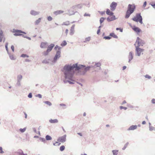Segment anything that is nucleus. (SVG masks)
Segmentation results:
<instances>
[{"mask_svg":"<svg viewBox=\"0 0 155 155\" xmlns=\"http://www.w3.org/2000/svg\"><path fill=\"white\" fill-rule=\"evenodd\" d=\"M92 67V66L86 67L84 65L78 64V63L72 65L66 64L63 67L62 71L65 79L72 80L75 73V71L76 72L77 75H83Z\"/></svg>","mask_w":155,"mask_h":155,"instance_id":"nucleus-1","label":"nucleus"},{"mask_svg":"<svg viewBox=\"0 0 155 155\" xmlns=\"http://www.w3.org/2000/svg\"><path fill=\"white\" fill-rule=\"evenodd\" d=\"M132 19L135 22H139L141 24H143V18L140 13H137L135 16Z\"/></svg>","mask_w":155,"mask_h":155,"instance_id":"nucleus-2","label":"nucleus"},{"mask_svg":"<svg viewBox=\"0 0 155 155\" xmlns=\"http://www.w3.org/2000/svg\"><path fill=\"white\" fill-rule=\"evenodd\" d=\"M60 57L61 51L60 50L57 51L53 60L51 62V64H54L56 62L57 60Z\"/></svg>","mask_w":155,"mask_h":155,"instance_id":"nucleus-3","label":"nucleus"},{"mask_svg":"<svg viewBox=\"0 0 155 155\" xmlns=\"http://www.w3.org/2000/svg\"><path fill=\"white\" fill-rule=\"evenodd\" d=\"M135 55L136 56H140L141 54H143V52L144 50L143 49L139 48L138 46H135Z\"/></svg>","mask_w":155,"mask_h":155,"instance_id":"nucleus-4","label":"nucleus"},{"mask_svg":"<svg viewBox=\"0 0 155 155\" xmlns=\"http://www.w3.org/2000/svg\"><path fill=\"white\" fill-rule=\"evenodd\" d=\"M136 44H137V46L140 47L141 46H143L145 44V41L140 39L139 37L137 38Z\"/></svg>","mask_w":155,"mask_h":155,"instance_id":"nucleus-5","label":"nucleus"},{"mask_svg":"<svg viewBox=\"0 0 155 155\" xmlns=\"http://www.w3.org/2000/svg\"><path fill=\"white\" fill-rule=\"evenodd\" d=\"M66 134L64 136L59 137L57 139L58 141L61 142V143H64L66 140Z\"/></svg>","mask_w":155,"mask_h":155,"instance_id":"nucleus-6","label":"nucleus"},{"mask_svg":"<svg viewBox=\"0 0 155 155\" xmlns=\"http://www.w3.org/2000/svg\"><path fill=\"white\" fill-rule=\"evenodd\" d=\"M117 5V4L116 2H113L110 5V10L112 11H114Z\"/></svg>","mask_w":155,"mask_h":155,"instance_id":"nucleus-7","label":"nucleus"},{"mask_svg":"<svg viewBox=\"0 0 155 155\" xmlns=\"http://www.w3.org/2000/svg\"><path fill=\"white\" fill-rule=\"evenodd\" d=\"M135 8V5L132 6V5L129 4L128 5L127 10L129 11L128 12H130L131 11H133V12H134V10Z\"/></svg>","mask_w":155,"mask_h":155,"instance_id":"nucleus-8","label":"nucleus"},{"mask_svg":"<svg viewBox=\"0 0 155 155\" xmlns=\"http://www.w3.org/2000/svg\"><path fill=\"white\" fill-rule=\"evenodd\" d=\"M134 54L132 51H130L129 54L128 56V62L130 63V61L133 59Z\"/></svg>","mask_w":155,"mask_h":155,"instance_id":"nucleus-9","label":"nucleus"},{"mask_svg":"<svg viewBox=\"0 0 155 155\" xmlns=\"http://www.w3.org/2000/svg\"><path fill=\"white\" fill-rule=\"evenodd\" d=\"M40 12L35 11L34 10H31L30 12V14L32 16H35L39 15Z\"/></svg>","mask_w":155,"mask_h":155,"instance_id":"nucleus-10","label":"nucleus"},{"mask_svg":"<svg viewBox=\"0 0 155 155\" xmlns=\"http://www.w3.org/2000/svg\"><path fill=\"white\" fill-rule=\"evenodd\" d=\"M83 4H81L73 6L71 8L73 9H75L76 8L81 9L83 7Z\"/></svg>","mask_w":155,"mask_h":155,"instance_id":"nucleus-11","label":"nucleus"},{"mask_svg":"<svg viewBox=\"0 0 155 155\" xmlns=\"http://www.w3.org/2000/svg\"><path fill=\"white\" fill-rule=\"evenodd\" d=\"M4 39V41L5 38L4 37V35L3 34V31L2 30H0V42H1L3 39Z\"/></svg>","mask_w":155,"mask_h":155,"instance_id":"nucleus-12","label":"nucleus"},{"mask_svg":"<svg viewBox=\"0 0 155 155\" xmlns=\"http://www.w3.org/2000/svg\"><path fill=\"white\" fill-rule=\"evenodd\" d=\"M14 35L15 36H22L23 37L25 38H26L29 40H31V38L30 37H28L27 36H25L24 35L20 33H15L14 34Z\"/></svg>","mask_w":155,"mask_h":155,"instance_id":"nucleus-13","label":"nucleus"},{"mask_svg":"<svg viewBox=\"0 0 155 155\" xmlns=\"http://www.w3.org/2000/svg\"><path fill=\"white\" fill-rule=\"evenodd\" d=\"M132 29L134 30V31L137 33L140 32L141 31V30L138 27H137L135 26H133V27L132 28Z\"/></svg>","mask_w":155,"mask_h":155,"instance_id":"nucleus-14","label":"nucleus"},{"mask_svg":"<svg viewBox=\"0 0 155 155\" xmlns=\"http://www.w3.org/2000/svg\"><path fill=\"white\" fill-rule=\"evenodd\" d=\"M116 19L115 15H112V17H107V19L108 21L110 22Z\"/></svg>","mask_w":155,"mask_h":155,"instance_id":"nucleus-15","label":"nucleus"},{"mask_svg":"<svg viewBox=\"0 0 155 155\" xmlns=\"http://www.w3.org/2000/svg\"><path fill=\"white\" fill-rule=\"evenodd\" d=\"M47 42H42L41 43L40 47L42 48H45L47 47Z\"/></svg>","mask_w":155,"mask_h":155,"instance_id":"nucleus-16","label":"nucleus"},{"mask_svg":"<svg viewBox=\"0 0 155 155\" xmlns=\"http://www.w3.org/2000/svg\"><path fill=\"white\" fill-rule=\"evenodd\" d=\"M13 32L14 33H21L24 34H26V33L24 31H22L20 30L15 29H13Z\"/></svg>","mask_w":155,"mask_h":155,"instance_id":"nucleus-17","label":"nucleus"},{"mask_svg":"<svg viewBox=\"0 0 155 155\" xmlns=\"http://www.w3.org/2000/svg\"><path fill=\"white\" fill-rule=\"evenodd\" d=\"M137 125H132L128 129V130H134L137 129Z\"/></svg>","mask_w":155,"mask_h":155,"instance_id":"nucleus-18","label":"nucleus"},{"mask_svg":"<svg viewBox=\"0 0 155 155\" xmlns=\"http://www.w3.org/2000/svg\"><path fill=\"white\" fill-rule=\"evenodd\" d=\"M75 26V25H73L71 27L70 32V34L71 35H73L74 33V28Z\"/></svg>","mask_w":155,"mask_h":155,"instance_id":"nucleus-19","label":"nucleus"},{"mask_svg":"<svg viewBox=\"0 0 155 155\" xmlns=\"http://www.w3.org/2000/svg\"><path fill=\"white\" fill-rule=\"evenodd\" d=\"M129 11H127L126 12V14L125 16V18H129L130 15L133 13V11H131L130 12H128Z\"/></svg>","mask_w":155,"mask_h":155,"instance_id":"nucleus-20","label":"nucleus"},{"mask_svg":"<svg viewBox=\"0 0 155 155\" xmlns=\"http://www.w3.org/2000/svg\"><path fill=\"white\" fill-rule=\"evenodd\" d=\"M64 12L62 10H58L55 11L54 12V14L56 15H58L61 14L63 13Z\"/></svg>","mask_w":155,"mask_h":155,"instance_id":"nucleus-21","label":"nucleus"},{"mask_svg":"<svg viewBox=\"0 0 155 155\" xmlns=\"http://www.w3.org/2000/svg\"><path fill=\"white\" fill-rule=\"evenodd\" d=\"M54 46V44H51L50 45L48 46L47 50H48L50 52L52 50Z\"/></svg>","mask_w":155,"mask_h":155,"instance_id":"nucleus-22","label":"nucleus"},{"mask_svg":"<svg viewBox=\"0 0 155 155\" xmlns=\"http://www.w3.org/2000/svg\"><path fill=\"white\" fill-rule=\"evenodd\" d=\"M106 13L107 15H110V16H112L114 15V13L112 12H111L109 9H107L106 11Z\"/></svg>","mask_w":155,"mask_h":155,"instance_id":"nucleus-23","label":"nucleus"},{"mask_svg":"<svg viewBox=\"0 0 155 155\" xmlns=\"http://www.w3.org/2000/svg\"><path fill=\"white\" fill-rule=\"evenodd\" d=\"M64 79L63 80V81L64 83H66L67 82H68L70 84H74V83L73 82L68 80H69V79H66L65 78V77H64ZM72 80H73V79H72V80H71V81H72ZM70 81H71V80H70Z\"/></svg>","mask_w":155,"mask_h":155,"instance_id":"nucleus-24","label":"nucleus"},{"mask_svg":"<svg viewBox=\"0 0 155 155\" xmlns=\"http://www.w3.org/2000/svg\"><path fill=\"white\" fill-rule=\"evenodd\" d=\"M49 122L51 123L54 124L58 123V120L57 119L54 120L51 119L49 120Z\"/></svg>","mask_w":155,"mask_h":155,"instance_id":"nucleus-25","label":"nucleus"},{"mask_svg":"<svg viewBox=\"0 0 155 155\" xmlns=\"http://www.w3.org/2000/svg\"><path fill=\"white\" fill-rule=\"evenodd\" d=\"M8 54L9 55V57L11 60H14L16 59V58L14 56L13 54H11L9 53H8Z\"/></svg>","mask_w":155,"mask_h":155,"instance_id":"nucleus-26","label":"nucleus"},{"mask_svg":"<svg viewBox=\"0 0 155 155\" xmlns=\"http://www.w3.org/2000/svg\"><path fill=\"white\" fill-rule=\"evenodd\" d=\"M68 13L67 14L68 15H74L75 13L77 12H74V11H70V10H68Z\"/></svg>","mask_w":155,"mask_h":155,"instance_id":"nucleus-27","label":"nucleus"},{"mask_svg":"<svg viewBox=\"0 0 155 155\" xmlns=\"http://www.w3.org/2000/svg\"><path fill=\"white\" fill-rule=\"evenodd\" d=\"M22 78V76L21 75L19 74L17 76V81H21Z\"/></svg>","mask_w":155,"mask_h":155,"instance_id":"nucleus-28","label":"nucleus"},{"mask_svg":"<svg viewBox=\"0 0 155 155\" xmlns=\"http://www.w3.org/2000/svg\"><path fill=\"white\" fill-rule=\"evenodd\" d=\"M41 18H39L37 20H36L35 22V25H38L41 22Z\"/></svg>","mask_w":155,"mask_h":155,"instance_id":"nucleus-29","label":"nucleus"},{"mask_svg":"<svg viewBox=\"0 0 155 155\" xmlns=\"http://www.w3.org/2000/svg\"><path fill=\"white\" fill-rule=\"evenodd\" d=\"M50 60V59H45L44 60L42 61V63L44 64H47L49 63V61Z\"/></svg>","mask_w":155,"mask_h":155,"instance_id":"nucleus-30","label":"nucleus"},{"mask_svg":"<svg viewBox=\"0 0 155 155\" xmlns=\"http://www.w3.org/2000/svg\"><path fill=\"white\" fill-rule=\"evenodd\" d=\"M110 36L115 38H118L117 36V35H115V34L114 33H110Z\"/></svg>","mask_w":155,"mask_h":155,"instance_id":"nucleus-31","label":"nucleus"},{"mask_svg":"<svg viewBox=\"0 0 155 155\" xmlns=\"http://www.w3.org/2000/svg\"><path fill=\"white\" fill-rule=\"evenodd\" d=\"M46 140H52V137L49 135H47L45 137Z\"/></svg>","mask_w":155,"mask_h":155,"instance_id":"nucleus-32","label":"nucleus"},{"mask_svg":"<svg viewBox=\"0 0 155 155\" xmlns=\"http://www.w3.org/2000/svg\"><path fill=\"white\" fill-rule=\"evenodd\" d=\"M83 5H85L88 8H89L90 6V2H86L84 3H83Z\"/></svg>","mask_w":155,"mask_h":155,"instance_id":"nucleus-33","label":"nucleus"},{"mask_svg":"<svg viewBox=\"0 0 155 155\" xmlns=\"http://www.w3.org/2000/svg\"><path fill=\"white\" fill-rule=\"evenodd\" d=\"M101 65V64L100 62H97V63H95V65L94 66V67H100Z\"/></svg>","mask_w":155,"mask_h":155,"instance_id":"nucleus-34","label":"nucleus"},{"mask_svg":"<svg viewBox=\"0 0 155 155\" xmlns=\"http://www.w3.org/2000/svg\"><path fill=\"white\" fill-rule=\"evenodd\" d=\"M50 52L48 50H47L46 51H44L42 54L44 56H47L48 55L49 53Z\"/></svg>","mask_w":155,"mask_h":155,"instance_id":"nucleus-35","label":"nucleus"},{"mask_svg":"<svg viewBox=\"0 0 155 155\" xmlns=\"http://www.w3.org/2000/svg\"><path fill=\"white\" fill-rule=\"evenodd\" d=\"M113 155H117L118 152V150H114L112 151Z\"/></svg>","mask_w":155,"mask_h":155,"instance_id":"nucleus-36","label":"nucleus"},{"mask_svg":"<svg viewBox=\"0 0 155 155\" xmlns=\"http://www.w3.org/2000/svg\"><path fill=\"white\" fill-rule=\"evenodd\" d=\"M106 18L101 17L100 18V23L101 24L104 21V20L106 19Z\"/></svg>","mask_w":155,"mask_h":155,"instance_id":"nucleus-37","label":"nucleus"},{"mask_svg":"<svg viewBox=\"0 0 155 155\" xmlns=\"http://www.w3.org/2000/svg\"><path fill=\"white\" fill-rule=\"evenodd\" d=\"M18 153L19 155H27V153H24L23 151L21 150H20Z\"/></svg>","mask_w":155,"mask_h":155,"instance_id":"nucleus-38","label":"nucleus"},{"mask_svg":"<svg viewBox=\"0 0 155 155\" xmlns=\"http://www.w3.org/2000/svg\"><path fill=\"white\" fill-rule=\"evenodd\" d=\"M44 103L47 105H48L49 106H51L52 105V104L49 101H44Z\"/></svg>","mask_w":155,"mask_h":155,"instance_id":"nucleus-39","label":"nucleus"},{"mask_svg":"<svg viewBox=\"0 0 155 155\" xmlns=\"http://www.w3.org/2000/svg\"><path fill=\"white\" fill-rule=\"evenodd\" d=\"M67 44V43L65 41H64L61 44V45L63 46H65Z\"/></svg>","mask_w":155,"mask_h":155,"instance_id":"nucleus-40","label":"nucleus"},{"mask_svg":"<svg viewBox=\"0 0 155 155\" xmlns=\"http://www.w3.org/2000/svg\"><path fill=\"white\" fill-rule=\"evenodd\" d=\"M69 24V21H67L65 22H64L62 24V25H68Z\"/></svg>","mask_w":155,"mask_h":155,"instance_id":"nucleus-41","label":"nucleus"},{"mask_svg":"<svg viewBox=\"0 0 155 155\" xmlns=\"http://www.w3.org/2000/svg\"><path fill=\"white\" fill-rule=\"evenodd\" d=\"M128 144H129L128 142H127V143H126V144L124 145V147L122 148V149L123 150H125L126 149V147H127L128 146Z\"/></svg>","mask_w":155,"mask_h":155,"instance_id":"nucleus-42","label":"nucleus"},{"mask_svg":"<svg viewBox=\"0 0 155 155\" xmlns=\"http://www.w3.org/2000/svg\"><path fill=\"white\" fill-rule=\"evenodd\" d=\"M65 147L64 145H62L60 147V150L61 151H63L65 149Z\"/></svg>","mask_w":155,"mask_h":155,"instance_id":"nucleus-43","label":"nucleus"},{"mask_svg":"<svg viewBox=\"0 0 155 155\" xmlns=\"http://www.w3.org/2000/svg\"><path fill=\"white\" fill-rule=\"evenodd\" d=\"M26 130V128L25 127L23 128V129L22 128H20L19 129L20 131L21 132V133H23Z\"/></svg>","mask_w":155,"mask_h":155,"instance_id":"nucleus-44","label":"nucleus"},{"mask_svg":"<svg viewBox=\"0 0 155 155\" xmlns=\"http://www.w3.org/2000/svg\"><path fill=\"white\" fill-rule=\"evenodd\" d=\"M91 40V38L90 37L86 38H85V41H84V42H86V41H89Z\"/></svg>","mask_w":155,"mask_h":155,"instance_id":"nucleus-45","label":"nucleus"},{"mask_svg":"<svg viewBox=\"0 0 155 155\" xmlns=\"http://www.w3.org/2000/svg\"><path fill=\"white\" fill-rule=\"evenodd\" d=\"M8 42H6L5 44V48L6 49L8 53H9L8 52Z\"/></svg>","mask_w":155,"mask_h":155,"instance_id":"nucleus-46","label":"nucleus"},{"mask_svg":"<svg viewBox=\"0 0 155 155\" xmlns=\"http://www.w3.org/2000/svg\"><path fill=\"white\" fill-rule=\"evenodd\" d=\"M21 57H23V58H25V57H29V56L27 54H22L21 56Z\"/></svg>","mask_w":155,"mask_h":155,"instance_id":"nucleus-47","label":"nucleus"},{"mask_svg":"<svg viewBox=\"0 0 155 155\" xmlns=\"http://www.w3.org/2000/svg\"><path fill=\"white\" fill-rule=\"evenodd\" d=\"M149 130L150 131H152L153 130H155V128L152 126L149 127Z\"/></svg>","mask_w":155,"mask_h":155,"instance_id":"nucleus-48","label":"nucleus"},{"mask_svg":"<svg viewBox=\"0 0 155 155\" xmlns=\"http://www.w3.org/2000/svg\"><path fill=\"white\" fill-rule=\"evenodd\" d=\"M60 105L61 106H63V109H64L66 108V105L64 104H60Z\"/></svg>","mask_w":155,"mask_h":155,"instance_id":"nucleus-49","label":"nucleus"},{"mask_svg":"<svg viewBox=\"0 0 155 155\" xmlns=\"http://www.w3.org/2000/svg\"><path fill=\"white\" fill-rule=\"evenodd\" d=\"M104 38L105 39L110 40L111 38V37L109 36H105Z\"/></svg>","mask_w":155,"mask_h":155,"instance_id":"nucleus-50","label":"nucleus"},{"mask_svg":"<svg viewBox=\"0 0 155 155\" xmlns=\"http://www.w3.org/2000/svg\"><path fill=\"white\" fill-rule=\"evenodd\" d=\"M144 77L145 78H147L149 79H150L151 78V76H149V75L148 74H146V75H145L144 76Z\"/></svg>","mask_w":155,"mask_h":155,"instance_id":"nucleus-51","label":"nucleus"},{"mask_svg":"<svg viewBox=\"0 0 155 155\" xmlns=\"http://www.w3.org/2000/svg\"><path fill=\"white\" fill-rule=\"evenodd\" d=\"M57 48H58V49H59V50H60L61 49V47H59L58 45H56L54 48V49L55 50H56Z\"/></svg>","mask_w":155,"mask_h":155,"instance_id":"nucleus-52","label":"nucleus"},{"mask_svg":"<svg viewBox=\"0 0 155 155\" xmlns=\"http://www.w3.org/2000/svg\"><path fill=\"white\" fill-rule=\"evenodd\" d=\"M48 20L49 21L52 20L53 18L51 16H49L47 18Z\"/></svg>","mask_w":155,"mask_h":155,"instance_id":"nucleus-53","label":"nucleus"},{"mask_svg":"<svg viewBox=\"0 0 155 155\" xmlns=\"http://www.w3.org/2000/svg\"><path fill=\"white\" fill-rule=\"evenodd\" d=\"M16 85L18 86H20L21 85V81H17Z\"/></svg>","mask_w":155,"mask_h":155,"instance_id":"nucleus-54","label":"nucleus"},{"mask_svg":"<svg viewBox=\"0 0 155 155\" xmlns=\"http://www.w3.org/2000/svg\"><path fill=\"white\" fill-rule=\"evenodd\" d=\"M120 109H124L125 110H126L127 109V107H123L122 106H120Z\"/></svg>","mask_w":155,"mask_h":155,"instance_id":"nucleus-55","label":"nucleus"},{"mask_svg":"<svg viewBox=\"0 0 155 155\" xmlns=\"http://www.w3.org/2000/svg\"><path fill=\"white\" fill-rule=\"evenodd\" d=\"M84 16H85H85L90 17L91 16V15L90 14H87V13H85L84 14Z\"/></svg>","mask_w":155,"mask_h":155,"instance_id":"nucleus-56","label":"nucleus"},{"mask_svg":"<svg viewBox=\"0 0 155 155\" xmlns=\"http://www.w3.org/2000/svg\"><path fill=\"white\" fill-rule=\"evenodd\" d=\"M98 12L99 13L102 15H104L105 14V11H102V12L99 11Z\"/></svg>","mask_w":155,"mask_h":155,"instance_id":"nucleus-57","label":"nucleus"},{"mask_svg":"<svg viewBox=\"0 0 155 155\" xmlns=\"http://www.w3.org/2000/svg\"><path fill=\"white\" fill-rule=\"evenodd\" d=\"M116 30H119L120 31V32H123V29H121V28H116Z\"/></svg>","mask_w":155,"mask_h":155,"instance_id":"nucleus-58","label":"nucleus"},{"mask_svg":"<svg viewBox=\"0 0 155 155\" xmlns=\"http://www.w3.org/2000/svg\"><path fill=\"white\" fill-rule=\"evenodd\" d=\"M40 140L43 142H44L45 141V139L44 138H40Z\"/></svg>","mask_w":155,"mask_h":155,"instance_id":"nucleus-59","label":"nucleus"},{"mask_svg":"<svg viewBox=\"0 0 155 155\" xmlns=\"http://www.w3.org/2000/svg\"><path fill=\"white\" fill-rule=\"evenodd\" d=\"M36 97H38L39 98H41L42 97V95L40 94H37L36 95Z\"/></svg>","mask_w":155,"mask_h":155,"instance_id":"nucleus-60","label":"nucleus"},{"mask_svg":"<svg viewBox=\"0 0 155 155\" xmlns=\"http://www.w3.org/2000/svg\"><path fill=\"white\" fill-rule=\"evenodd\" d=\"M147 4V2L146 1H145L143 4V8H144L146 6Z\"/></svg>","mask_w":155,"mask_h":155,"instance_id":"nucleus-61","label":"nucleus"},{"mask_svg":"<svg viewBox=\"0 0 155 155\" xmlns=\"http://www.w3.org/2000/svg\"><path fill=\"white\" fill-rule=\"evenodd\" d=\"M28 97L29 98H31L32 97V94L31 93H30L28 95Z\"/></svg>","mask_w":155,"mask_h":155,"instance_id":"nucleus-62","label":"nucleus"},{"mask_svg":"<svg viewBox=\"0 0 155 155\" xmlns=\"http://www.w3.org/2000/svg\"><path fill=\"white\" fill-rule=\"evenodd\" d=\"M4 152L2 150V147H0V153H3Z\"/></svg>","mask_w":155,"mask_h":155,"instance_id":"nucleus-63","label":"nucleus"},{"mask_svg":"<svg viewBox=\"0 0 155 155\" xmlns=\"http://www.w3.org/2000/svg\"><path fill=\"white\" fill-rule=\"evenodd\" d=\"M151 102L153 104H155V99L154 98L152 99L151 100Z\"/></svg>","mask_w":155,"mask_h":155,"instance_id":"nucleus-64","label":"nucleus"}]
</instances>
